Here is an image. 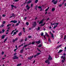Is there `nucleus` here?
I'll list each match as a JSON object with an SVG mask.
<instances>
[{
    "instance_id": "obj_1",
    "label": "nucleus",
    "mask_w": 66,
    "mask_h": 66,
    "mask_svg": "<svg viewBox=\"0 0 66 66\" xmlns=\"http://www.w3.org/2000/svg\"><path fill=\"white\" fill-rule=\"evenodd\" d=\"M61 59H63V60H62V62L64 63V62H65V61L66 60V56H62L61 57Z\"/></svg>"
},
{
    "instance_id": "obj_2",
    "label": "nucleus",
    "mask_w": 66,
    "mask_h": 66,
    "mask_svg": "<svg viewBox=\"0 0 66 66\" xmlns=\"http://www.w3.org/2000/svg\"><path fill=\"white\" fill-rule=\"evenodd\" d=\"M49 57L48 59L49 60H52V57H51V56H50V55H49L48 56Z\"/></svg>"
},
{
    "instance_id": "obj_3",
    "label": "nucleus",
    "mask_w": 66,
    "mask_h": 66,
    "mask_svg": "<svg viewBox=\"0 0 66 66\" xmlns=\"http://www.w3.org/2000/svg\"><path fill=\"white\" fill-rule=\"evenodd\" d=\"M26 7H27V9L28 10H29L30 8V7L29 6V5H28V4L27 5V6H26Z\"/></svg>"
},
{
    "instance_id": "obj_4",
    "label": "nucleus",
    "mask_w": 66,
    "mask_h": 66,
    "mask_svg": "<svg viewBox=\"0 0 66 66\" xmlns=\"http://www.w3.org/2000/svg\"><path fill=\"white\" fill-rule=\"evenodd\" d=\"M44 19H43L42 20H41L39 22V24L42 23H43V21H44Z\"/></svg>"
},
{
    "instance_id": "obj_5",
    "label": "nucleus",
    "mask_w": 66,
    "mask_h": 66,
    "mask_svg": "<svg viewBox=\"0 0 66 66\" xmlns=\"http://www.w3.org/2000/svg\"><path fill=\"white\" fill-rule=\"evenodd\" d=\"M13 59H18V57L17 56H15L13 58Z\"/></svg>"
},
{
    "instance_id": "obj_6",
    "label": "nucleus",
    "mask_w": 66,
    "mask_h": 66,
    "mask_svg": "<svg viewBox=\"0 0 66 66\" xmlns=\"http://www.w3.org/2000/svg\"><path fill=\"white\" fill-rule=\"evenodd\" d=\"M33 57H34V56L33 55L31 57H28V60H31V59H32V58H33Z\"/></svg>"
},
{
    "instance_id": "obj_7",
    "label": "nucleus",
    "mask_w": 66,
    "mask_h": 66,
    "mask_svg": "<svg viewBox=\"0 0 66 66\" xmlns=\"http://www.w3.org/2000/svg\"><path fill=\"white\" fill-rule=\"evenodd\" d=\"M33 27H35L36 26V22H35L34 23V24H32Z\"/></svg>"
},
{
    "instance_id": "obj_8",
    "label": "nucleus",
    "mask_w": 66,
    "mask_h": 66,
    "mask_svg": "<svg viewBox=\"0 0 66 66\" xmlns=\"http://www.w3.org/2000/svg\"><path fill=\"white\" fill-rule=\"evenodd\" d=\"M40 43H41V42L40 40L36 42V43H37V44H40Z\"/></svg>"
},
{
    "instance_id": "obj_9",
    "label": "nucleus",
    "mask_w": 66,
    "mask_h": 66,
    "mask_svg": "<svg viewBox=\"0 0 66 66\" xmlns=\"http://www.w3.org/2000/svg\"><path fill=\"white\" fill-rule=\"evenodd\" d=\"M30 3H31V1L29 0L26 3L27 4H29Z\"/></svg>"
},
{
    "instance_id": "obj_10",
    "label": "nucleus",
    "mask_w": 66,
    "mask_h": 66,
    "mask_svg": "<svg viewBox=\"0 0 66 66\" xmlns=\"http://www.w3.org/2000/svg\"><path fill=\"white\" fill-rule=\"evenodd\" d=\"M12 17H15L16 16V15H15V14H14V13L12 14Z\"/></svg>"
},
{
    "instance_id": "obj_11",
    "label": "nucleus",
    "mask_w": 66,
    "mask_h": 66,
    "mask_svg": "<svg viewBox=\"0 0 66 66\" xmlns=\"http://www.w3.org/2000/svg\"><path fill=\"white\" fill-rule=\"evenodd\" d=\"M58 2V1H56L55 2H53V4H56Z\"/></svg>"
},
{
    "instance_id": "obj_12",
    "label": "nucleus",
    "mask_w": 66,
    "mask_h": 66,
    "mask_svg": "<svg viewBox=\"0 0 66 66\" xmlns=\"http://www.w3.org/2000/svg\"><path fill=\"white\" fill-rule=\"evenodd\" d=\"M48 40L49 43H51V40L50 39V38H49Z\"/></svg>"
},
{
    "instance_id": "obj_13",
    "label": "nucleus",
    "mask_w": 66,
    "mask_h": 66,
    "mask_svg": "<svg viewBox=\"0 0 66 66\" xmlns=\"http://www.w3.org/2000/svg\"><path fill=\"white\" fill-rule=\"evenodd\" d=\"M2 39H4V38H5V36L4 35H3L2 37Z\"/></svg>"
},
{
    "instance_id": "obj_14",
    "label": "nucleus",
    "mask_w": 66,
    "mask_h": 66,
    "mask_svg": "<svg viewBox=\"0 0 66 66\" xmlns=\"http://www.w3.org/2000/svg\"><path fill=\"white\" fill-rule=\"evenodd\" d=\"M62 52V50H60L59 51V52H58V53H61V52Z\"/></svg>"
},
{
    "instance_id": "obj_15",
    "label": "nucleus",
    "mask_w": 66,
    "mask_h": 66,
    "mask_svg": "<svg viewBox=\"0 0 66 66\" xmlns=\"http://www.w3.org/2000/svg\"><path fill=\"white\" fill-rule=\"evenodd\" d=\"M14 6L13 5H11V6L12 7V9H13V7H14Z\"/></svg>"
},
{
    "instance_id": "obj_16",
    "label": "nucleus",
    "mask_w": 66,
    "mask_h": 66,
    "mask_svg": "<svg viewBox=\"0 0 66 66\" xmlns=\"http://www.w3.org/2000/svg\"><path fill=\"white\" fill-rule=\"evenodd\" d=\"M38 1V0H36L35 1V2L36 3H37Z\"/></svg>"
},
{
    "instance_id": "obj_17",
    "label": "nucleus",
    "mask_w": 66,
    "mask_h": 66,
    "mask_svg": "<svg viewBox=\"0 0 66 66\" xmlns=\"http://www.w3.org/2000/svg\"><path fill=\"white\" fill-rule=\"evenodd\" d=\"M52 11L53 12V11H55V8H52Z\"/></svg>"
},
{
    "instance_id": "obj_18",
    "label": "nucleus",
    "mask_w": 66,
    "mask_h": 66,
    "mask_svg": "<svg viewBox=\"0 0 66 66\" xmlns=\"http://www.w3.org/2000/svg\"><path fill=\"white\" fill-rule=\"evenodd\" d=\"M22 34V33L21 32H20L19 33V36H21Z\"/></svg>"
},
{
    "instance_id": "obj_19",
    "label": "nucleus",
    "mask_w": 66,
    "mask_h": 66,
    "mask_svg": "<svg viewBox=\"0 0 66 66\" xmlns=\"http://www.w3.org/2000/svg\"><path fill=\"white\" fill-rule=\"evenodd\" d=\"M49 9V7H48V8H47L46 10L45 11L46 12H47V11L48 10V9Z\"/></svg>"
},
{
    "instance_id": "obj_20",
    "label": "nucleus",
    "mask_w": 66,
    "mask_h": 66,
    "mask_svg": "<svg viewBox=\"0 0 66 66\" xmlns=\"http://www.w3.org/2000/svg\"><path fill=\"white\" fill-rule=\"evenodd\" d=\"M49 61L48 60H47L45 61V63H48V62H49Z\"/></svg>"
},
{
    "instance_id": "obj_21",
    "label": "nucleus",
    "mask_w": 66,
    "mask_h": 66,
    "mask_svg": "<svg viewBox=\"0 0 66 66\" xmlns=\"http://www.w3.org/2000/svg\"><path fill=\"white\" fill-rule=\"evenodd\" d=\"M45 23H44V24H41V25H40L41 27H42L43 26H44V25H45Z\"/></svg>"
},
{
    "instance_id": "obj_22",
    "label": "nucleus",
    "mask_w": 66,
    "mask_h": 66,
    "mask_svg": "<svg viewBox=\"0 0 66 66\" xmlns=\"http://www.w3.org/2000/svg\"><path fill=\"white\" fill-rule=\"evenodd\" d=\"M42 45L41 44H39V45L38 47H42Z\"/></svg>"
},
{
    "instance_id": "obj_23",
    "label": "nucleus",
    "mask_w": 66,
    "mask_h": 66,
    "mask_svg": "<svg viewBox=\"0 0 66 66\" xmlns=\"http://www.w3.org/2000/svg\"><path fill=\"white\" fill-rule=\"evenodd\" d=\"M17 21H16L15 20H14V23H17Z\"/></svg>"
},
{
    "instance_id": "obj_24",
    "label": "nucleus",
    "mask_w": 66,
    "mask_h": 66,
    "mask_svg": "<svg viewBox=\"0 0 66 66\" xmlns=\"http://www.w3.org/2000/svg\"><path fill=\"white\" fill-rule=\"evenodd\" d=\"M40 53H37V54H36V55H37H37H39L40 54Z\"/></svg>"
},
{
    "instance_id": "obj_25",
    "label": "nucleus",
    "mask_w": 66,
    "mask_h": 66,
    "mask_svg": "<svg viewBox=\"0 0 66 66\" xmlns=\"http://www.w3.org/2000/svg\"><path fill=\"white\" fill-rule=\"evenodd\" d=\"M21 63H20V64H18L17 65V66H21Z\"/></svg>"
},
{
    "instance_id": "obj_26",
    "label": "nucleus",
    "mask_w": 66,
    "mask_h": 66,
    "mask_svg": "<svg viewBox=\"0 0 66 66\" xmlns=\"http://www.w3.org/2000/svg\"><path fill=\"white\" fill-rule=\"evenodd\" d=\"M4 27V25L2 24L0 26V27H1L2 28V27Z\"/></svg>"
},
{
    "instance_id": "obj_27",
    "label": "nucleus",
    "mask_w": 66,
    "mask_h": 66,
    "mask_svg": "<svg viewBox=\"0 0 66 66\" xmlns=\"http://www.w3.org/2000/svg\"><path fill=\"white\" fill-rule=\"evenodd\" d=\"M2 33H3L4 32H5V30H4V29H2Z\"/></svg>"
},
{
    "instance_id": "obj_28",
    "label": "nucleus",
    "mask_w": 66,
    "mask_h": 66,
    "mask_svg": "<svg viewBox=\"0 0 66 66\" xmlns=\"http://www.w3.org/2000/svg\"><path fill=\"white\" fill-rule=\"evenodd\" d=\"M51 34L52 35V37L53 39H54V36H53V35L52 34Z\"/></svg>"
},
{
    "instance_id": "obj_29",
    "label": "nucleus",
    "mask_w": 66,
    "mask_h": 66,
    "mask_svg": "<svg viewBox=\"0 0 66 66\" xmlns=\"http://www.w3.org/2000/svg\"><path fill=\"white\" fill-rule=\"evenodd\" d=\"M41 35L42 36H43L44 35V33L43 32H42Z\"/></svg>"
},
{
    "instance_id": "obj_30",
    "label": "nucleus",
    "mask_w": 66,
    "mask_h": 66,
    "mask_svg": "<svg viewBox=\"0 0 66 66\" xmlns=\"http://www.w3.org/2000/svg\"><path fill=\"white\" fill-rule=\"evenodd\" d=\"M16 32H14L13 33V35H12V36H13L14 35H16Z\"/></svg>"
},
{
    "instance_id": "obj_31",
    "label": "nucleus",
    "mask_w": 66,
    "mask_h": 66,
    "mask_svg": "<svg viewBox=\"0 0 66 66\" xmlns=\"http://www.w3.org/2000/svg\"><path fill=\"white\" fill-rule=\"evenodd\" d=\"M14 31H15V30H13L11 33V34H12L13 33V32H14Z\"/></svg>"
},
{
    "instance_id": "obj_32",
    "label": "nucleus",
    "mask_w": 66,
    "mask_h": 66,
    "mask_svg": "<svg viewBox=\"0 0 66 66\" xmlns=\"http://www.w3.org/2000/svg\"><path fill=\"white\" fill-rule=\"evenodd\" d=\"M19 24V23H17L15 25V26H18Z\"/></svg>"
},
{
    "instance_id": "obj_33",
    "label": "nucleus",
    "mask_w": 66,
    "mask_h": 66,
    "mask_svg": "<svg viewBox=\"0 0 66 66\" xmlns=\"http://www.w3.org/2000/svg\"><path fill=\"white\" fill-rule=\"evenodd\" d=\"M23 45V44H21V45H19V47H21V46H22Z\"/></svg>"
},
{
    "instance_id": "obj_34",
    "label": "nucleus",
    "mask_w": 66,
    "mask_h": 66,
    "mask_svg": "<svg viewBox=\"0 0 66 66\" xmlns=\"http://www.w3.org/2000/svg\"><path fill=\"white\" fill-rule=\"evenodd\" d=\"M27 46H28V44L24 45L23 47V48L24 47H27Z\"/></svg>"
},
{
    "instance_id": "obj_35",
    "label": "nucleus",
    "mask_w": 66,
    "mask_h": 66,
    "mask_svg": "<svg viewBox=\"0 0 66 66\" xmlns=\"http://www.w3.org/2000/svg\"><path fill=\"white\" fill-rule=\"evenodd\" d=\"M23 50H21L20 52V53H22L23 52Z\"/></svg>"
},
{
    "instance_id": "obj_36",
    "label": "nucleus",
    "mask_w": 66,
    "mask_h": 66,
    "mask_svg": "<svg viewBox=\"0 0 66 66\" xmlns=\"http://www.w3.org/2000/svg\"><path fill=\"white\" fill-rule=\"evenodd\" d=\"M15 41H16L15 40L13 39V40L12 41V42H13V43H15Z\"/></svg>"
},
{
    "instance_id": "obj_37",
    "label": "nucleus",
    "mask_w": 66,
    "mask_h": 66,
    "mask_svg": "<svg viewBox=\"0 0 66 66\" xmlns=\"http://www.w3.org/2000/svg\"><path fill=\"white\" fill-rule=\"evenodd\" d=\"M18 38H16L15 39V41H17V40H18Z\"/></svg>"
},
{
    "instance_id": "obj_38",
    "label": "nucleus",
    "mask_w": 66,
    "mask_h": 66,
    "mask_svg": "<svg viewBox=\"0 0 66 66\" xmlns=\"http://www.w3.org/2000/svg\"><path fill=\"white\" fill-rule=\"evenodd\" d=\"M26 24H27V26H28V25H29V23L28 22H27L26 23Z\"/></svg>"
},
{
    "instance_id": "obj_39",
    "label": "nucleus",
    "mask_w": 66,
    "mask_h": 66,
    "mask_svg": "<svg viewBox=\"0 0 66 66\" xmlns=\"http://www.w3.org/2000/svg\"><path fill=\"white\" fill-rule=\"evenodd\" d=\"M31 44L32 45H34V44H35V42H32Z\"/></svg>"
},
{
    "instance_id": "obj_40",
    "label": "nucleus",
    "mask_w": 66,
    "mask_h": 66,
    "mask_svg": "<svg viewBox=\"0 0 66 66\" xmlns=\"http://www.w3.org/2000/svg\"><path fill=\"white\" fill-rule=\"evenodd\" d=\"M27 38H26L25 39V41L26 42V41H27Z\"/></svg>"
},
{
    "instance_id": "obj_41",
    "label": "nucleus",
    "mask_w": 66,
    "mask_h": 66,
    "mask_svg": "<svg viewBox=\"0 0 66 66\" xmlns=\"http://www.w3.org/2000/svg\"><path fill=\"white\" fill-rule=\"evenodd\" d=\"M40 30V27H38V29L37 30V31H38V30Z\"/></svg>"
},
{
    "instance_id": "obj_42",
    "label": "nucleus",
    "mask_w": 66,
    "mask_h": 66,
    "mask_svg": "<svg viewBox=\"0 0 66 66\" xmlns=\"http://www.w3.org/2000/svg\"><path fill=\"white\" fill-rule=\"evenodd\" d=\"M27 18V17H25L24 18V20H26Z\"/></svg>"
},
{
    "instance_id": "obj_43",
    "label": "nucleus",
    "mask_w": 66,
    "mask_h": 66,
    "mask_svg": "<svg viewBox=\"0 0 66 66\" xmlns=\"http://www.w3.org/2000/svg\"><path fill=\"white\" fill-rule=\"evenodd\" d=\"M7 40V38H6V39H5V40L4 41V43L5 42V41H6V40Z\"/></svg>"
},
{
    "instance_id": "obj_44",
    "label": "nucleus",
    "mask_w": 66,
    "mask_h": 66,
    "mask_svg": "<svg viewBox=\"0 0 66 66\" xmlns=\"http://www.w3.org/2000/svg\"><path fill=\"white\" fill-rule=\"evenodd\" d=\"M23 39H21V40H20V42H22V41H23Z\"/></svg>"
},
{
    "instance_id": "obj_45",
    "label": "nucleus",
    "mask_w": 66,
    "mask_h": 66,
    "mask_svg": "<svg viewBox=\"0 0 66 66\" xmlns=\"http://www.w3.org/2000/svg\"><path fill=\"white\" fill-rule=\"evenodd\" d=\"M11 24H8L7 25V27H9V26H11Z\"/></svg>"
},
{
    "instance_id": "obj_46",
    "label": "nucleus",
    "mask_w": 66,
    "mask_h": 66,
    "mask_svg": "<svg viewBox=\"0 0 66 66\" xmlns=\"http://www.w3.org/2000/svg\"><path fill=\"white\" fill-rule=\"evenodd\" d=\"M66 35H65L64 37V39H66Z\"/></svg>"
},
{
    "instance_id": "obj_47",
    "label": "nucleus",
    "mask_w": 66,
    "mask_h": 66,
    "mask_svg": "<svg viewBox=\"0 0 66 66\" xmlns=\"http://www.w3.org/2000/svg\"><path fill=\"white\" fill-rule=\"evenodd\" d=\"M57 27V26H54V27L53 28V29H55V28Z\"/></svg>"
},
{
    "instance_id": "obj_48",
    "label": "nucleus",
    "mask_w": 66,
    "mask_h": 66,
    "mask_svg": "<svg viewBox=\"0 0 66 66\" xmlns=\"http://www.w3.org/2000/svg\"><path fill=\"white\" fill-rule=\"evenodd\" d=\"M57 24V25H56V26H57V25L59 24V23H55V24Z\"/></svg>"
},
{
    "instance_id": "obj_49",
    "label": "nucleus",
    "mask_w": 66,
    "mask_h": 66,
    "mask_svg": "<svg viewBox=\"0 0 66 66\" xmlns=\"http://www.w3.org/2000/svg\"><path fill=\"white\" fill-rule=\"evenodd\" d=\"M11 22H13V23H14V21H11Z\"/></svg>"
},
{
    "instance_id": "obj_50",
    "label": "nucleus",
    "mask_w": 66,
    "mask_h": 66,
    "mask_svg": "<svg viewBox=\"0 0 66 66\" xmlns=\"http://www.w3.org/2000/svg\"><path fill=\"white\" fill-rule=\"evenodd\" d=\"M5 23V21H3V24H4Z\"/></svg>"
},
{
    "instance_id": "obj_51",
    "label": "nucleus",
    "mask_w": 66,
    "mask_h": 66,
    "mask_svg": "<svg viewBox=\"0 0 66 66\" xmlns=\"http://www.w3.org/2000/svg\"><path fill=\"white\" fill-rule=\"evenodd\" d=\"M59 46H57V47H56V49H58V48H59Z\"/></svg>"
},
{
    "instance_id": "obj_52",
    "label": "nucleus",
    "mask_w": 66,
    "mask_h": 66,
    "mask_svg": "<svg viewBox=\"0 0 66 66\" xmlns=\"http://www.w3.org/2000/svg\"><path fill=\"white\" fill-rule=\"evenodd\" d=\"M48 35V34L47 32H45V36H47Z\"/></svg>"
},
{
    "instance_id": "obj_53",
    "label": "nucleus",
    "mask_w": 66,
    "mask_h": 66,
    "mask_svg": "<svg viewBox=\"0 0 66 66\" xmlns=\"http://www.w3.org/2000/svg\"><path fill=\"white\" fill-rule=\"evenodd\" d=\"M62 4H60V5H59V7H61V6H62Z\"/></svg>"
},
{
    "instance_id": "obj_54",
    "label": "nucleus",
    "mask_w": 66,
    "mask_h": 66,
    "mask_svg": "<svg viewBox=\"0 0 66 66\" xmlns=\"http://www.w3.org/2000/svg\"><path fill=\"white\" fill-rule=\"evenodd\" d=\"M5 16H6V15L5 14H3L2 15V16L3 17H5Z\"/></svg>"
},
{
    "instance_id": "obj_55",
    "label": "nucleus",
    "mask_w": 66,
    "mask_h": 66,
    "mask_svg": "<svg viewBox=\"0 0 66 66\" xmlns=\"http://www.w3.org/2000/svg\"><path fill=\"white\" fill-rule=\"evenodd\" d=\"M31 44H32V43H29V44H27L28 46H29L30 45H31Z\"/></svg>"
},
{
    "instance_id": "obj_56",
    "label": "nucleus",
    "mask_w": 66,
    "mask_h": 66,
    "mask_svg": "<svg viewBox=\"0 0 66 66\" xmlns=\"http://www.w3.org/2000/svg\"><path fill=\"white\" fill-rule=\"evenodd\" d=\"M31 37H32V36H28V38H31Z\"/></svg>"
},
{
    "instance_id": "obj_57",
    "label": "nucleus",
    "mask_w": 66,
    "mask_h": 66,
    "mask_svg": "<svg viewBox=\"0 0 66 66\" xmlns=\"http://www.w3.org/2000/svg\"><path fill=\"white\" fill-rule=\"evenodd\" d=\"M14 1H15V2H18V1H19V0H14Z\"/></svg>"
},
{
    "instance_id": "obj_58",
    "label": "nucleus",
    "mask_w": 66,
    "mask_h": 66,
    "mask_svg": "<svg viewBox=\"0 0 66 66\" xmlns=\"http://www.w3.org/2000/svg\"><path fill=\"white\" fill-rule=\"evenodd\" d=\"M17 49V48H16V49H15L14 50V51L15 52V51H16Z\"/></svg>"
},
{
    "instance_id": "obj_59",
    "label": "nucleus",
    "mask_w": 66,
    "mask_h": 66,
    "mask_svg": "<svg viewBox=\"0 0 66 66\" xmlns=\"http://www.w3.org/2000/svg\"><path fill=\"white\" fill-rule=\"evenodd\" d=\"M38 9H41V8H42V7H41L40 6H39L38 7Z\"/></svg>"
},
{
    "instance_id": "obj_60",
    "label": "nucleus",
    "mask_w": 66,
    "mask_h": 66,
    "mask_svg": "<svg viewBox=\"0 0 66 66\" xmlns=\"http://www.w3.org/2000/svg\"><path fill=\"white\" fill-rule=\"evenodd\" d=\"M33 6V4H31V7H32Z\"/></svg>"
},
{
    "instance_id": "obj_61",
    "label": "nucleus",
    "mask_w": 66,
    "mask_h": 66,
    "mask_svg": "<svg viewBox=\"0 0 66 66\" xmlns=\"http://www.w3.org/2000/svg\"><path fill=\"white\" fill-rule=\"evenodd\" d=\"M62 46V44L60 45H59V46H59V47H61V46Z\"/></svg>"
},
{
    "instance_id": "obj_62",
    "label": "nucleus",
    "mask_w": 66,
    "mask_h": 66,
    "mask_svg": "<svg viewBox=\"0 0 66 66\" xmlns=\"http://www.w3.org/2000/svg\"><path fill=\"white\" fill-rule=\"evenodd\" d=\"M63 55L64 56H65V55H66V54L64 53V54H63Z\"/></svg>"
},
{
    "instance_id": "obj_63",
    "label": "nucleus",
    "mask_w": 66,
    "mask_h": 66,
    "mask_svg": "<svg viewBox=\"0 0 66 66\" xmlns=\"http://www.w3.org/2000/svg\"><path fill=\"white\" fill-rule=\"evenodd\" d=\"M36 56H37V55H34V58H35V57H36Z\"/></svg>"
},
{
    "instance_id": "obj_64",
    "label": "nucleus",
    "mask_w": 66,
    "mask_h": 66,
    "mask_svg": "<svg viewBox=\"0 0 66 66\" xmlns=\"http://www.w3.org/2000/svg\"><path fill=\"white\" fill-rule=\"evenodd\" d=\"M4 54V52H2V55H3Z\"/></svg>"
}]
</instances>
